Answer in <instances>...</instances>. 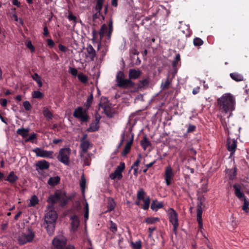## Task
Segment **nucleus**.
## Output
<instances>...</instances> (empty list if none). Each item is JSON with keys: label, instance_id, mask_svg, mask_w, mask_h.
Instances as JSON below:
<instances>
[{"label": "nucleus", "instance_id": "61", "mask_svg": "<svg viewBox=\"0 0 249 249\" xmlns=\"http://www.w3.org/2000/svg\"><path fill=\"white\" fill-rule=\"evenodd\" d=\"M47 42L48 45L51 48L53 47L54 45V42L51 39H47Z\"/></svg>", "mask_w": 249, "mask_h": 249}, {"label": "nucleus", "instance_id": "48", "mask_svg": "<svg viewBox=\"0 0 249 249\" xmlns=\"http://www.w3.org/2000/svg\"><path fill=\"white\" fill-rule=\"evenodd\" d=\"M109 229L110 231L114 233L116 232L117 231V225L112 221H110V222Z\"/></svg>", "mask_w": 249, "mask_h": 249}, {"label": "nucleus", "instance_id": "22", "mask_svg": "<svg viewBox=\"0 0 249 249\" xmlns=\"http://www.w3.org/2000/svg\"><path fill=\"white\" fill-rule=\"evenodd\" d=\"M203 209L199 207V208H197V221L198 224V228L199 229H202L203 227V222L202 218Z\"/></svg>", "mask_w": 249, "mask_h": 249}, {"label": "nucleus", "instance_id": "64", "mask_svg": "<svg viewBox=\"0 0 249 249\" xmlns=\"http://www.w3.org/2000/svg\"><path fill=\"white\" fill-rule=\"evenodd\" d=\"M43 35L45 36H48L49 35V32L48 31L47 26H45L43 28Z\"/></svg>", "mask_w": 249, "mask_h": 249}, {"label": "nucleus", "instance_id": "34", "mask_svg": "<svg viewBox=\"0 0 249 249\" xmlns=\"http://www.w3.org/2000/svg\"><path fill=\"white\" fill-rule=\"evenodd\" d=\"M104 2V0H96V4L95 7V9L96 11L101 12V10L103 6Z\"/></svg>", "mask_w": 249, "mask_h": 249}, {"label": "nucleus", "instance_id": "26", "mask_svg": "<svg viewBox=\"0 0 249 249\" xmlns=\"http://www.w3.org/2000/svg\"><path fill=\"white\" fill-rule=\"evenodd\" d=\"M230 77L236 82H240L244 80V77L242 74L235 72L230 73Z\"/></svg>", "mask_w": 249, "mask_h": 249}, {"label": "nucleus", "instance_id": "12", "mask_svg": "<svg viewBox=\"0 0 249 249\" xmlns=\"http://www.w3.org/2000/svg\"><path fill=\"white\" fill-rule=\"evenodd\" d=\"M227 149L231 152L230 156H232L235 153L237 148V141L234 139L229 138L227 140Z\"/></svg>", "mask_w": 249, "mask_h": 249}, {"label": "nucleus", "instance_id": "23", "mask_svg": "<svg viewBox=\"0 0 249 249\" xmlns=\"http://www.w3.org/2000/svg\"><path fill=\"white\" fill-rule=\"evenodd\" d=\"M18 179V177L16 176L13 171L11 172L8 176L7 177L5 180L8 181L11 184L15 183L17 180Z\"/></svg>", "mask_w": 249, "mask_h": 249}, {"label": "nucleus", "instance_id": "36", "mask_svg": "<svg viewBox=\"0 0 249 249\" xmlns=\"http://www.w3.org/2000/svg\"><path fill=\"white\" fill-rule=\"evenodd\" d=\"M116 203L114 200L112 198H109L108 201L107 209L108 211L113 210L115 207Z\"/></svg>", "mask_w": 249, "mask_h": 249}, {"label": "nucleus", "instance_id": "35", "mask_svg": "<svg viewBox=\"0 0 249 249\" xmlns=\"http://www.w3.org/2000/svg\"><path fill=\"white\" fill-rule=\"evenodd\" d=\"M43 114L47 120H51L53 117V114L48 108H44L43 109Z\"/></svg>", "mask_w": 249, "mask_h": 249}, {"label": "nucleus", "instance_id": "33", "mask_svg": "<svg viewBox=\"0 0 249 249\" xmlns=\"http://www.w3.org/2000/svg\"><path fill=\"white\" fill-rule=\"evenodd\" d=\"M160 219L158 217H147L144 220V222L146 223L147 224H153L156 223L158 221H159Z\"/></svg>", "mask_w": 249, "mask_h": 249}, {"label": "nucleus", "instance_id": "57", "mask_svg": "<svg viewBox=\"0 0 249 249\" xmlns=\"http://www.w3.org/2000/svg\"><path fill=\"white\" fill-rule=\"evenodd\" d=\"M177 71H178L177 68L173 67V69L170 71L169 74H171L172 75V78H173L176 75V73H177Z\"/></svg>", "mask_w": 249, "mask_h": 249}, {"label": "nucleus", "instance_id": "39", "mask_svg": "<svg viewBox=\"0 0 249 249\" xmlns=\"http://www.w3.org/2000/svg\"><path fill=\"white\" fill-rule=\"evenodd\" d=\"M241 200L244 201V205L242 206V210L248 213L249 210V201L247 200L246 197Z\"/></svg>", "mask_w": 249, "mask_h": 249}, {"label": "nucleus", "instance_id": "50", "mask_svg": "<svg viewBox=\"0 0 249 249\" xmlns=\"http://www.w3.org/2000/svg\"><path fill=\"white\" fill-rule=\"evenodd\" d=\"M37 134L33 133L32 135L30 136V137L26 139L25 140V142H31L32 143L34 142V140L36 139Z\"/></svg>", "mask_w": 249, "mask_h": 249}, {"label": "nucleus", "instance_id": "42", "mask_svg": "<svg viewBox=\"0 0 249 249\" xmlns=\"http://www.w3.org/2000/svg\"><path fill=\"white\" fill-rule=\"evenodd\" d=\"M124 79V72L122 71H119L116 75V81L117 84Z\"/></svg>", "mask_w": 249, "mask_h": 249}, {"label": "nucleus", "instance_id": "37", "mask_svg": "<svg viewBox=\"0 0 249 249\" xmlns=\"http://www.w3.org/2000/svg\"><path fill=\"white\" fill-rule=\"evenodd\" d=\"M143 202V205L142 208L144 210H147L148 209L150 203V198L149 196H147L144 199L142 200Z\"/></svg>", "mask_w": 249, "mask_h": 249}, {"label": "nucleus", "instance_id": "20", "mask_svg": "<svg viewBox=\"0 0 249 249\" xmlns=\"http://www.w3.org/2000/svg\"><path fill=\"white\" fill-rule=\"evenodd\" d=\"M226 173L230 180H233L236 178L237 176V168L235 166L233 168L226 170Z\"/></svg>", "mask_w": 249, "mask_h": 249}, {"label": "nucleus", "instance_id": "16", "mask_svg": "<svg viewBox=\"0 0 249 249\" xmlns=\"http://www.w3.org/2000/svg\"><path fill=\"white\" fill-rule=\"evenodd\" d=\"M36 170L40 173L38 170H43L48 169L50 167V163L44 160H41L36 163Z\"/></svg>", "mask_w": 249, "mask_h": 249}, {"label": "nucleus", "instance_id": "51", "mask_svg": "<svg viewBox=\"0 0 249 249\" xmlns=\"http://www.w3.org/2000/svg\"><path fill=\"white\" fill-rule=\"evenodd\" d=\"M148 83V81L146 79L140 80L138 84V87L140 88H143V87L147 85Z\"/></svg>", "mask_w": 249, "mask_h": 249}, {"label": "nucleus", "instance_id": "54", "mask_svg": "<svg viewBox=\"0 0 249 249\" xmlns=\"http://www.w3.org/2000/svg\"><path fill=\"white\" fill-rule=\"evenodd\" d=\"M23 106L26 111L30 110L32 109V106L28 101H24L23 103Z\"/></svg>", "mask_w": 249, "mask_h": 249}, {"label": "nucleus", "instance_id": "9", "mask_svg": "<svg viewBox=\"0 0 249 249\" xmlns=\"http://www.w3.org/2000/svg\"><path fill=\"white\" fill-rule=\"evenodd\" d=\"M35 237V234L31 231L28 234L22 233L18 238V242L20 245H23L27 243L31 242Z\"/></svg>", "mask_w": 249, "mask_h": 249}, {"label": "nucleus", "instance_id": "46", "mask_svg": "<svg viewBox=\"0 0 249 249\" xmlns=\"http://www.w3.org/2000/svg\"><path fill=\"white\" fill-rule=\"evenodd\" d=\"M86 180L85 178L84 177V175H83L81 178V180L80 181V186L81 188V189L82 190V192H84L85 190V188L86 187Z\"/></svg>", "mask_w": 249, "mask_h": 249}, {"label": "nucleus", "instance_id": "13", "mask_svg": "<svg viewBox=\"0 0 249 249\" xmlns=\"http://www.w3.org/2000/svg\"><path fill=\"white\" fill-rule=\"evenodd\" d=\"M135 83L131 80L129 78L124 79L117 84V85L119 87L124 89H131L135 86Z\"/></svg>", "mask_w": 249, "mask_h": 249}, {"label": "nucleus", "instance_id": "2", "mask_svg": "<svg viewBox=\"0 0 249 249\" xmlns=\"http://www.w3.org/2000/svg\"><path fill=\"white\" fill-rule=\"evenodd\" d=\"M93 96L92 94H91L88 98L86 103L84 104L86 108L84 109L81 107H78L76 108L73 113V116L74 118L79 119L83 123L87 122L89 120V116L88 114V110L90 107Z\"/></svg>", "mask_w": 249, "mask_h": 249}, {"label": "nucleus", "instance_id": "11", "mask_svg": "<svg viewBox=\"0 0 249 249\" xmlns=\"http://www.w3.org/2000/svg\"><path fill=\"white\" fill-rule=\"evenodd\" d=\"M174 176V174L171 166H169L165 168L164 179L167 186H169L171 184Z\"/></svg>", "mask_w": 249, "mask_h": 249}, {"label": "nucleus", "instance_id": "40", "mask_svg": "<svg viewBox=\"0 0 249 249\" xmlns=\"http://www.w3.org/2000/svg\"><path fill=\"white\" fill-rule=\"evenodd\" d=\"M171 83V80L169 79V76H168L167 78V79L164 82V83H162L161 84L162 89L163 90L168 89L169 88V86Z\"/></svg>", "mask_w": 249, "mask_h": 249}, {"label": "nucleus", "instance_id": "18", "mask_svg": "<svg viewBox=\"0 0 249 249\" xmlns=\"http://www.w3.org/2000/svg\"><path fill=\"white\" fill-rule=\"evenodd\" d=\"M142 73V71L139 70L130 69L128 73L129 78L131 80L132 79H136L141 75Z\"/></svg>", "mask_w": 249, "mask_h": 249}, {"label": "nucleus", "instance_id": "63", "mask_svg": "<svg viewBox=\"0 0 249 249\" xmlns=\"http://www.w3.org/2000/svg\"><path fill=\"white\" fill-rule=\"evenodd\" d=\"M0 104L1 106L5 107L7 106V101L6 99H1L0 100Z\"/></svg>", "mask_w": 249, "mask_h": 249}, {"label": "nucleus", "instance_id": "6", "mask_svg": "<svg viewBox=\"0 0 249 249\" xmlns=\"http://www.w3.org/2000/svg\"><path fill=\"white\" fill-rule=\"evenodd\" d=\"M168 214L169 221L173 226V232L176 234L178 227V214L173 208L169 209Z\"/></svg>", "mask_w": 249, "mask_h": 249}, {"label": "nucleus", "instance_id": "15", "mask_svg": "<svg viewBox=\"0 0 249 249\" xmlns=\"http://www.w3.org/2000/svg\"><path fill=\"white\" fill-rule=\"evenodd\" d=\"M99 106L104 110L105 114L109 118H112L114 113L112 111L111 108L108 106V104L100 103Z\"/></svg>", "mask_w": 249, "mask_h": 249}, {"label": "nucleus", "instance_id": "58", "mask_svg": "<svg viewBox=\"0 0 249 249\" xmlns=\"http://www.w3.org/2000/svg\"><path fill=\"white\" fill-rule=\"evenodd\" d=\"M100 16H102V13L99 11H97L96 13L94 14L92 16V18L94 20L99 18Z\"/></svg>", "mask_w": 249, "mask_h": 249}, {"label": "nucleus", "instance_id": "49", "mask_svg": "<svg viewBox=\"0 0 249 249\" xmlns=\"http://www.w3.org/2000/svg\"><path fill=\"white\" fill-rule=\"evenodd\" d=\"M131 245L134 249H141L142 244L140 240L136 242L135 243L131 242Z\"/></svg>", "mask_w": 249, "mask_h": 249}, {"label": "nucleus", "instance_id": "21", "mask_svg": "<svg viewBox=\"0 0 249 249\" xmlns=\"http://www.w3.org/2000/svg\"><path fill=\"white\" fill-rule=\"evenodd\" d=\"M163 207V203L162 202H158L157 199L153 200L151 205V209L155 212H157L158 209Z\"/></svg>", "mask_w": 249, "mask_h": 249}, {"label": "nucleus", "instance_id": "38", "mask_svg": "<svg viewBox=\"0 0 249 249\" xmlns=\"http://www.w3.org/2000/svg\"><path fill=\"white\" fill-rule=\"evenodd\" d=\"M38 201H39V200H38L37 197L36 196L34 195L33 196H32V197L30 199V204H29V206L35 207L36 204H37L38 203Z\"/></svg>", "mask_w": 249, "mask_h": 249}, {"label": "nucleus", "instance_id": "32", "mask_svg": "<svg viewBox=\"0 0 249 249\" xmlns=\"http://www.w3.org/2000/svg\"><path fill=\"white\" fill-rule=\"evenodd\" d=\"M146 195V193L144 192L143 189L142 188H141L137 192V198L139 201L145 199L144 197Z\"/></svg>", "mask_w": 249, "mask_h": 249}, {"label": "nucleus", "instance_id": "25", "mask_svg": "<svg viewBox=\"0 0 249 249\" xmlns=\"http://www.w3.org/2000/svg\"><path fill=\"white\" fill-rule=\"evenodd\" d=\"M60 181V178L58 176L51 177L48 180V184L51 186H54L57 185Z\"/></svg>", "mask_w": 249, "mask_h": 249}, {"label": "nucleus", "instance_id": "55", "mask_svg": "<svg viewBox=\"0 0 249 249\" xmlns=\"http://www.w3.org/2000/svg\"><path fill=\"white\" fill-rule=\"evenodd\" d=\"M151 18L149 17H145L142 21V24L143 26H146L148 25L147 22L150 21Z\"/></svg>", "mask_w": 249, "mask_h": 249}, {"label": "nucleus", "instance_id": "28", "mask_svg": "<svg viewBox=\"0 0 249 249\" xmlns=\"http://www.w3.org/2000/svg\"><path fill=\"white\" fill-rule=\"evenodd\" d=\"M141 144L143 149L145 150L146 148L151 146V142L149 141L148 138L145 136L143 137V139L141 141Z\"/></svg>", "mask_w": 249, "mask_h": 249}, {"label": "nucleus", "instance_id": "53", "mask_svg": "<svg viewBox=\"0 0 249 249\" xmlns=\"http://www.w3.org/2000/svg\"><path fill=\"white\" fill-rule=\"evenodd\" d=\"M196 126L195 125L189 124L188 125L187 129V133H190L194 132L196 130Z\"/></svg>", "mask_w": 249, "mask_h": 249}, {"label": "nucleus", "instance_id": "3", "mask_svg": "<svg viewBox=\"0 0 249 249\" xmlns=\"http://www.w3.org/2000/svg\"><path fill=\"white\" fill-rule=\"evenodd\" d=\"M57 218V214L54 210L49 211L45 215V228L49 234H53L54 231Z\"/></svg>", "mask_w": 249, "mask_h": 249}, {"label": "nucleus", "instance_id": "4", "mask_svg": "<svg viewBox=\"0 0 249 249\" xmlns=\"http://www.w3.org/2000/svg\"><path fill=\"white\" fill-rule=\"evenodd\" d=\"M69 199L65 192L57 190L53 195L49 196L47 201L52 203V205H54L57 202H60L61 206H65L67 204Z\"/></svg>", "mask_w": 249, "mask_h": 249}, {"label": "nucleus", "instance_id": "7", "mask_svg": "<svg viewBox=\"0 0 249 249\" xmlns=\"http://www.w3.org/2000/svg\"><path fill=\"white\" fill-rule=\"evenodd\" d=\"M125 169V163L124 162H121L119 165H118L115 169L114 172L109 175V178L114 180L117 178L118 180H121L123 178L122 172Z\"/></svg>", "mask_w": 249, "mask_h": 249}, {"label": "nucleus", "instance_id": "41", "mask_svg": "<svg viewBox=\"0 0 249 249\" xmlns=\"http://www.w3.org/2000/svg\"><path fill=\"white\" fill-rule=\"evenodd\" d=\"M180 62V56L179 53L176 55V57L172 63V67H176L178 66L179 63Z\"/></svg>", "mask_w": 249, "mask_h": 249}, {"label": "nucleus", "instance_id": "29", "mask_svg": "<svg viewBox=\"0 0 249 249\" xmlns=\"http://www.w3.org/2000/svg\"><path fill=\"white\" fill-rule=\"evenodd\" d=\"M17 133L23 138H26L29 135V129L27 128H19L17 130Z\"/></svg>", "mask_w": 249, "mask_h": 249}, {"label": "nucleus", "instance_id": "1", "mask_svg": "<svg viewBox=\"0 0 249 249\" xmlns=\"http://www.w3.org/2000/svg\"><path fill=\"white\" fill-rule=\"evenodd\" d=\"M217 103L219 110L222 112H231L235 108V98L229 93H225L218 98Z\"/></svg>", "mask_w": 249, "mask_h": 249}, {"label": "nucleus", "instance_id": "59", "mask_svg": "<svg viewBox=\"0 0 249 249\" xmlns=\"http://www.w3.org/2000/svg\"><path fill=\"white\" fill-rule=\"evenodd\" d=\"M58 48H59V49L61 51H62V52H63L64 53L66 52L67 51V50H68L67 47L65 46H64V45H62V44H59L58 45Z\"/></svg>", "mask_w": 249, "mask_h": 249}, {"label": "nucleus", "instance_id": "47", "mask_svg": "<svg viewBox=\"0 0 249 249\" xmlns=\"http://www.w3.org/2000/svg\"><path fill=\"white\" fill-rule=\"evenodd\" d=\"M25 45L26 47L31 50L32 53H34L35 51V47L32 45L30 40H27L25 43Z\"/></svg>", "mask_w": 249, "mask_h": 249}, {"label": "nucleus", "instance_id": "10", "mask_svg": "<svg viewBox=\"0 0 249 249\" xmlns=\"http://www.w3.org/2000/svg\"><path fill=\"white\" fill-rule=\"evenodd\" d=\"M33 151L36 153V156L37 157L42 158H53V152L52 151L45 150L38 147L35 148Z\"/></svg>", "mask_w": 249, "mask_h": 249}, {"label": "nucleus", "instance_id": "60", "mask_svg": "<svg viewBox=\"0 0 249 249\" xmlns=\"http://www.w3.org/2000/svg\"><path fill=\"white\" fill-rule=\"evenodd\" d=\"M70 73L73 76H76L77 74V70L75 68H70Z\"/></svg>", "mask_w": 249, "mask_h": 249}, {"label": "nucleus", "instance_id": "14", "mask_svg": "<svg viewBox=\"0 0 249 249\" xmlns=\"http://www.w3.org/2000/svg\"><path fill=\"white\" fill-rule=\"evenodd\" d=\"M233 188L234 190V194L239 199L242 200L244 198L246 197L245 194L241 191L242 187L240 184L238 183H235L233 185Z\"/></svg>", "mask_w": 249, "mask_h": 249}, {"label": "nucleus", "instance_id": "62", "mask_svg": "<svg viewBox=\"0 0 249 249\" xmlns=\"http://www.w3.org/2000/svg\"><path fill=\"white\" fill-rule=\"evenodd\" d=\"M156 230V227H150L148 228V232H149L148 236H149V237H151L152 235L153 231H155Z\"/></svg>", "mask_w": 249, "mask_h": 249}, {"label": "nucleus", "instance_id": "5", "mask_svg": "<svg viewBox=\"0 0 249 249\" xmlns=\"http://www.w3.org/2000/svg\"><path fill=\"white\" fill-rule=\"evenodd\" d=\"M71 150L70 148H62L60 149L57 156L58 160L66 165L70 163V156Z\"/></svg>", "mask_w": 249, "mask_h": 249}, {"label": "nucleus", "instance_id": "31", "mask_svg": "<svg viewBox=\"0 0 249 249\" xmlns=\"http://www.w3.org/2000/svg\"><path fill=\"white\" fill-rule=\"evenodd\" d=\"M32 78L37 83L38 86L39 88L42 87V82L41 81V77L37 73H35L33 74L32 75Z\"/></svg>", "mask_w": 249, "mask_h": 249}, {"label": "nucleus", "instance_id": "27", "mask_svg": "<svg viewBox=\"0 0 249 249\" xmlns=\"http://www.w3.org/2000/svg\"><path fill=\"white\" fill-rule=\"evenodd\" d=\"M90 145L91 143L89 141L82 142H80V147L83 153H86L88 151Z\"/></svg>", "mask_w": 249, "mask_h": 249}, {"label": "nucleus", "instance_id": "30", "mask_svg": "<svg viewBox=\"0 0 249 249\" xmlns=\"http://www.w3.org/2000/svg\"><path fill=\"white\" fill-rule=\"evenodd\" d=\"M99 128V124L93 121L90 124L89 127L88 128L87 131L88 132H93L97 131Z\"/></svg>", "mask_w": 249, "mask_h": 249}, {"label": "nucleus", "instance_id": "19", "mask_svg": "<svg viewBox=\"0 0 249 249\" xmlns=\"http://www.w3.org/2000/svg\"><path fill=\"white\" fill-rule=\"evenodd\" d=\"M70 219L71 221V228L73 230H76L79 225V219L78 216L76 214H74L71 216Z\"/></svg>", "mask_w": 249, "mask_h": 249}, {"label": "nucleus", "instance_id": "8", "mask_svg": "<svg viewBox=\"0 0 249 249\" xmlns=\"http://www.w3.org/2000/svg\"><path fill=\"white\" fill-rule=\"evenodd\" d=\"M67 239L63 236H58L55 237L52 243L54 249H63L67 244Z\"/></svg>", "mask_w": 249, "mask_h": 249}, {"label": "nucleus", "instance_id": "44", "mask_svg": "<svg viewBox=\"0 0 249 249\" xmlns=\"http://www.w3.org/2000/svg\"><path fill=\"white\" fill-rule=\"evenodd\" d=\"M193 44L195 46H200L203 44V41L199 37H196L194 39Z\"/></svg>", "mask_w": 249, "mask_h": 249}, {"label": "nucleus", "instance_id": "52", "mask_svg": "<svg viewBox=\"0 0 249 249\" xmlns=\"http://www.w3.org/2000/svg\"><path fill=\"white\" fill-rule=\"evenodd\" d=\"M78 78L82 83H86L88 81L87 76L83 73L79 74Z\"/></svg>", "mask_w": 249, "mask_h": 249}, {"label": "nucleus", "instance_id": "17", "mask_svg": "<svg viewBox=\"0 0 249 249\" xmlns=\"http://www.w3.org/2000/svg\"><path fill=\"white\" fill-rule=\"evenodd\" d=\"M87 53L86 56L87 58H89V60L92 61L94 59L96 56V51L93 47L90 44L87 47Z\"/></svg>", "mask_w": 249, "mask_h": 249}, {"label": "nucleus", "instance_id": "24", "mask_svg": "<svg viewBox=\"0 0 249 249\" xmlns=\"http://www.w3.org/2000/svg\"><path fill=\"white\" fill-rule=\"evenodd\" d=\"M133 141V137H132L130 141L128 142L125 144L123 151L122 152V155L123 156H126L130 151L131 145Z\"/></svg>", "mask_w": 249, "mask_h": 249}, {"label": "nucleus", "instance_id": "43", "mask_svg": "<svg viewBox=\"0 0 249 249\" xmlns=\"http://www.w3.org/2000/svg\"><path fill=\"white\" fill-rule=\"evenodd\" d=\"M107 26L105 24L102 25L100 30V32L99 33L101 39L104 37L105 33L107 31Z\"/></svg>", "mask_w": 249, "mask_h": 249}, {"label": "nucleus", "instance_id": "56", "mask_svg": "<svg viewBox=\"0 0 249 249\" xmlns=\"http://www.w3.org/2000/svg\"><path fill=\"white\" fill-rule=\"evenodd\" d=\"M68 18L70 21H73L74 22H76V17L72 14L71 12H69Z\"/></svg>", "mask_w": 249, "mask_h": 249}, {"label": "nucleus", "instance_id": "45", "mask_svg": "<svg viewBox=\"0 0 249 249\" xmlns=\"http://www.w3.org/2000/svg\"><path fill=\"white\" fill-rule=\"evenodd\" d=\"M32 96L34 98L42 99L43 97V94L39 91H34L33 92Z\"/></svg>", "mask_w": 249, "mask_h": 249}]
</instances>
